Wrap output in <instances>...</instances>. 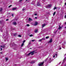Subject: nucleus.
I'll return each instance as SVG.
<instances>
[{"mask_svg":"<svg viewBox=\"0 0 66 66\" xmlns=\"http://www.w3.org/2000/svg\"><path fill=\"white\" fill-rule=\"evenodd\" d=\"M35 52V51H34L32 52H30L28 53V54H27V55H30L31 54V55H33V54H34Z\"/></svg>","mask_w":66,"mask_h":66,"instance_id":"obj_1","label":"nucleus"},{"mask_svg":"<svg viewBox=\"0 0 66 66\" xmlns=\"http://www.w3.org/2000/svg\"><path fill=\"white\" fill-rule=\"evenodd\" d=\"M39 64H38V65L39 66H41L44 65V62H41Z\"/></svg>","mask_w":66,"mask_h":66,"instance_id":"obj_2","label":"nucleus"},{"mask_svg":"<svg viewBox=\"0 0 66 66\" xmlns=\"http://www.w3.org/2000/svg\"><path fill=\"white\" fill-rule=\"evenodd\" d=\"M51 7V5L49 4L47 5V6H46V8H48V7Z\"/></svg>","mask_w":66,"mask_h":66,"instance_id":"obj_3","label":"nucleus"},{"mask_svg":"<svg viewBox=\"0 0 66 66\" xmlns=\"http://www.w3.org/2000/svg\"><path fill=\"white\" fill-rule=\"evenodd\" d=\"M35 1H34L32 2L31 3V4H33V5H34L35 4Z\"/></svg>","mask_w":66,"mask_h":66,"instance_id":"obj_4","label":"nucleus"},{"mask_svg":"<svg viewBox=\"0 0 66 66\" xmlns=\"http://www.w3.org/2000/svg\"><path fill=\"white\" fill-rule=\"evenodd\" d=\"M52 39L51 38L50 40L48 42V43H52Z\"/></svg>","mask_w":66,"mask_h":66,"instance_id":"obj_5","label":"nucleus"},{"mask_svg":"<svg viewBox=\"0 0 66 66\" xmlns=\"http://www.w3.org/2000/svg\"><path fill=\"white\" fill-rule=\"evenodd\" d=\"M46 25H47V24H42V28H43L44 27L46 26Z\"/></svg>","mask_w":66,"mask_h":66,"instance_id":"obj_6","label":"nucleus"},{"mask_svg":"<svg viewBox=\"0 0 66 66\" xmlns=\"http://www.w3.org/2000/svg\"><path fill=\"white\" fill-rule=\"evenodd\" d=\"M37 5L38 6H40V4L39 3V2H38Z\"/></svg>","mask_w":66,"mask_h":66,"instance_id":"obj_7","label":"nucleus"},{"mask_svg":"<svg viewBox=\"0 0 66 66\" xmlns=\"http://www.w3.org/2000/svg\"><path fill=\"white\" fill-rule=\"evenodd\" d=\"M35 63V61H31L30 62V64H34V63Z\"/></svg>","mask_w":66,"mask_h":66,"instance_id":"obj_8","label":"nucleus"},{"mask_svg":"<svg viewBox=\"0 0 66 66\" xmlns=\"http://www.w3.org/2000/svg\"><path fill=\"white\" fill-rule=\"evenodd\" d=\"M38 24V22H35V23L34 24V26H37Z\"/></svg>","mask_w":66,"mask_h":66,"instance_id":"obj_9","label":"nucleus"},{"mask_svg":"<svg viewBox=\"0 0 66 66\" xmlns=\"http://www.w3.org/2000/svg\"><path fill=\"white\" fill-rule=\"evenodd\" d=\"M13 24H14V25H16L17 24V23H16V22H13Z\"/></svg>","mask_w":66,"mask_h":66,"instance_id":"obj_10","label":"nucleus"},{"mask_svg":"<svg viewBox=\"0 0 66 66\" xmlns=\"http://www.w3.org/2000/svg\"><path fill=\"white\" fill-rule=\"evenodd\" d=\"M59 27L58 28L60 30V29H61V28H62V27H61V26H60V25H59Z\"/></svg>","mask_w":66,"mask_h":66,"instance_id":"obj_11","label":"nucleus"},{"mask_svg":"<svg viewBox=\"0 0 66 66\" xmlns=\"http://www.w3.org/2000/svg\"><path fill=\"white\" fill-rule=\"evenodd\" d=\"M16 9H17V8H14L12 9V10H13V11H14V10H16Z\"/></svg>","mask_w":66,"mask_h":66,"instance_id":"obj_12","label":"nucleus"},{"mask_svg":"<svg viewBox=\"0 0 66 66\" xmlns=\"http://www.w3.org/2000/svg\"><path fill=\"white\" fill-rule=\"evenodd\" d=\"M1 47H2V48H4L5 47V45H3V46H1Z\"/></svg>","mask_w":66,"mask_h":66,"instance_id":"obj_13","label":"nucleus"},{"mask_svg":"<svg viewBox=\"0 0 66 66\" xmlns=\"http://www.w3.org/2000/svg\"><path fill=\"white\" fill-rule=\"evenodd\" d=\"M37 32V29L35 30V33H36Z\"/></svg>","mask_w":66,"mask_h":66,"instance_id":"obj_14","label":"nucleus"},{"mask_svg":"<svg viewBox=\"0 0 66 66\" xmlns=\"http://www.w3.org/2000/svg\"><path fill=\"white\" fill-rule=\"evenodd\" d=\"M16 35H17V34H16V33H15V34H13L14 36H16Z\"/></svg>","mask_w":66,"mask_h":66,"instance_id":"obj_15","label":"nucleus"},{"mask_svg":"<svg viewBox=\"0 0 66 66\" xmlns=\"http://www.w3.org/2000/svg\"><path fill=\"white\" fill-rule=\"evenodd\" d=\"M5 59L6 60V61H7V60H8L9 59H8V58H7V57L6 58H5Z\"/></svg>","mask_w":66,"mask_h":66,"instance_id":"obj_16","label":"nucleus"},{"mask_svg":"<svg viewBox=\"0 0 66 66\" xmlns=\"http://www.w3.org/2000/svg\"><path fill=\"white\" fill-rule=\"evenodd\" d=\"M2 11V8H0V12H1V11Z\"/></svg>","mask_w":66,"mask_h":66,"instance_id":"obj_17","label":"nucleus"},{"mask_svg":"<svg viewBox=\"0 0 66 66\" xmlns=\"http://www.w3.org/2000/svg\"><path fill=\"white\" fill-rule=\"evenodd\" d=\"M41 39H42V40H45V38H43Z\"/></svg>","mask_w":66,"mask_h":66,"instance_id":"obj_18","label":"nucleus"},{"mask_svg":"<svg viewBox=\"0 0 66 66\" xmlns=\"http://www.w3.org/2000/svg\"><path fill=\"white\" fill-rule=\"evenodd\" d=\"M41 41H42V39H39V40H38V42H41Z\"/></svg>","mask_w":66,"mask_h":66,"instance_id":"obj_19","label":"nucleus"},{"mask_svg":"<svg viewBox=\"0 0 66 66\" xmlns=\"http://www.w3.org/2000/svg\"><path fill=\"white\" fill-rule=\"evenodd\" d=\"M57 9V8H56V7H54L53 9V10H55V9Z\"/></svg>","mask_w":66,"mask_h":66,"instance_id":"obj_20","label":"nucleus"},{"mask_svg":"<svg viewBox=\"0 0 66 66\" xmlns=\"http://www.w3.org/2000/svg\"><path fill=\"white\" fill-rule=\"evenodd\" d=\"M56 13V12H54V13H53V15L54 16V15H55V14Z\"/></svg>","mask_w":66,"mask_h":66,"instance_id":"obj_21","label":"nucleus"},{"mask_svg":"<svg viewBox=\"0 0 66 66\" xmlns=\"http://www.w3.org/2000/svg\"><path fill=\"white\" fill-rule=\"evenodd\" d=\"M49 38V37L48 36L46 37V39H47L48 38Z\"/></svg>","mask_w":66,"mask_h":66,"instance_id":"obj_22","label":"nucleus"},{"mask_svg":"<svg viewBox=\"0 0 66 66\" xmlns=\"http://www.w3.org/2000/svg\"><path fill=\"white\" fill-rule=\"evenodd\" d=\"M23 45H24V44L22 43L21 45V47H22Z\"/></svg>","mask_w":66,"mask_h":66,"instance_id":"obj_23","label":"nucleus"},{"mask_svg":"<svg viewBox=\"0 0 66 66\" xmlns=\"http://www.w3.org/2000/svg\"><path fill=\"white\" fill-rule=\"evenodd\" d=\"M66 57H65L64 59V60H63V62H64L66 60Z\"/></svg>","mask_w":66,"mask_h":66,"instance_id":"obj_24","label":"nucleus"},{"mask_svg":"<svg viewBox=\"0 0 66 66\" xmlns=\"http://www.w3.org/2000/svg\"><path fill=\"white\" fill-rule=\"evenodd\" d=\"M48 58H47L46 59H45V61H47V60H48Z\"/></svg>","mask_w":66,"mask_h":66,"instance_id":"obj_25","label":"nucleus"},{"mask_svg":"<svg viewBox=\"0 0 66 66\" xmlns=\"http://www.w3.org/2000/svg\"><path fill=\"white\" fill-rule=\"evenodd\" d=\"M18 36L19 37H21V35H19Z\"/></svg>","mask_w":66,"mask_h":66,"instance_id":"obj_26","label":"nucleus"},{"mask_svg":"<svg viewBox=\"0 0 66 66\" xmlns=\"http://www.w3.org/2000/svg\"><path fill=\"white\" fill-rule=\"evenodd\" d=\"M30 20H31V19L30 18H29V21H30Z\"/></svg>","mask_w":66,"mask_h":66,"instance_id":"obj_27","label":"nucleus"},{"mask_svg":"<svg viewBox=\"0 0 66 66\" xmlns=\"http://www.w3.org/2000/svg\"><path fill=\"white\" fill-rule=\"evenodd\" d=\"M27 27H29V26H30V25H29V24H27Z\"/></svg>","mask_w":66,"mask_h":66,"instance_id":"obj_28","label":"nucleus"},{"mask_svg":"<svg viewBox=\"0 0 66 66\" xmlns=\"http://www.w3.org/2000/svg\"><path fill=\"white\" fill-rule=\"evenodd\" d=\"M30 37H31V36H33V35H29Z\"/></svg>","mask_w":66,"mask_h":66,"instance_id":"obj_29","label":"nucleus"},{"mask_svg":"<svg viewBox=\"0 0 66 66\" xmlns=\"http://www.w3.org/2000/svg\"><path fill=\"white\" fill-rule=\"evenodd\" d=\"M26 42V40H24L23 42V43H24V42Z\"/></svg>","mask_w":66,"mask_h":66,"instance_id":"obj_30","label":"nucleus"},{"mask_svg":"<svg viewBox=\"0 0 66 66\" xmlns=\"http://www.w3.org/2000/svg\"><path fill=\"white\" fill-rule=\"evenodd\" d=\"M65 33H66V31H64L63 33V34H65Z\"/></svg>","mask_w":66,"mask_h":66,"instance_id":"obj_31","label":"nucleus"},{"mask_svg":"<svg viewBox=\"0 0 66 66\" xmlns=\"http://www.w3.org/2000/svg\"><path fill=\"white\" fill-rule=\"evenodd\" d=\"M59 50H61L62 49V48H61V47H59Z\"/></svg>","mask_w":66,"mask_h":66,"instance_id":"obj_32","label":"nucleus"},{"mask_svg":"<svg viewBox=\"0 0 66 66\" xmlns=\"http://www.w3.org/2000/svg\"><path fill=\"white\" fill-rule=\"evenodd\" d=\"M12 6V5H10L9 6V7L10 8V7H11V6Z\"/></svg>","mask_w":66,"mask_h":66,"instance_id":"obj_33","label":"nucleus"},{"mask_svg":"<svg viewBox=\"0 0 66 66\" xmlns=\"http://www.w3.org/2000/svg\"><path fill=\"white\" fill-rule=\"evenodd\" d=\"M22 1V0H20L19 1V2H21V1Z\"/></svg>","mask_w":66,"mask_h":66,"instance_id":"obj_34","label":"nucleus"},{"mask_svg":"<svg viewBox=\"0 0 66 66\" xmlns=\"http://www.w3.org/2000/svg\"><path fill=\"white\" fill-rule=\"evenodd\" d=\"M42 0V1H43L44 2H45V0Z\"/></svg>","mask_w":66,"mask_h":66,"instance_id":"obj_35","label":"nucleus"},{"mask_svg":"<svg viewBox=\"0 0 66 66\" xmlns=\"http://www.w3.org/2000/svg\"><path fill=\"white\" fill-rule=\"evenodd\" d=\"M12 17H14V14H12Z\"/></svg>","mask_w":66,"mask_h":66,"instance_id":"obj_36","label":"nucleus"},{"mask_svg":"<svg viewBox=\"0 0 66 66\" xmlns=\"http://www.w3.org/2000/svg\"><path fill=\"white\" fill-rule=\"evenodd\" d=\"M31 42H30L29 43V45H31Z\"/></svg>","mask_w":66,"mask_h":66,"instance_id":"obj_37","label":"nucleus"},{"mask_svg":"<svg viewBox=\"0 0 66 66\" xmlns=\"http://www.w3.org/2000/svg\"><path fill=\"white\" fill-rule=\"evenodd\" d=\"M32 42H34V41H35V40H32Z\"/></svg>","mask_w":66,"mask_h":66,"instance_id":"obj_38","label":"nucleus"},{"mask_svg":"<svg viewBox=\"0 0 66 66\" xmlns=\"http://www.w3.org/2000/svg\"><path fill=\"white\" fill-rule=\"evenodd\" d=\"M9 19H7L6 20V21H8L9 20Z\"/></svg>","mask_w":66,"mask_h":66,"instance_id":"obj_39","label":"nucleus"},{"mask_svg":"<svg viewBox=\"0 0 66 66\" xmlns=\"http://www.w3.org/2000/svg\"><path fill=\"white\" fill-rule=\"evenodd\" d=\"M34 15H37V14L36 13H35L34 14Z\"/></svg>","mask_w":66,"mask_h":66,"instance_id":"obj_40","label":"nucleus"},{"mask_svg":"<svg viewBox=\"0 0 66 66\" xmlns=\"http://www.w3.org/2000/svg\"><path fill=\"white\" fill-rule=\"evenodd\" d=\"M55 55H56V57H57V54H55Z\"/></svg>","mask_w":66,"mask_h":66,"instance_id":"obj_41","label":"nucleus"},{"mask_svg":"<svg viewBox=\"0 0 66 66\" xmlns=\"http://www.w3.org/2000/svg\"><path fill=\"white\" fill-rule=\"evenodd\" d=\"M35 19H37V17H35Z\"/></svg>","mask_w":66,"mask_h":66,"instance_id":"obj_42","label":"nucleus"},{"mask_svg":"<svg viewBox=\"0 0 66 66\" xmlns=\"http://www.w3.org/2000/svg\"><path fill=\"white\" fill-rule=\"evenodd\" d=\"M1 50H2V48H1Z\"/></svg>","mask_w":66,"mask_h":66,"instance_id":"obj_43","label":"nucleus"},{"mask_svg":"<svg viewBox=\"0 0 66 66\" xmlns=\"http://www.w3.org/2000/svg\"><path fill=\"white\" fill-rule=\"evenodd\" d=\"M53 57H54H54H55V55H54Z\"/></svg>","mask_w":66,"mask_h":66,"instance_id":"obj_44","label":"nucleus"},{"mask_svg":"<svg viewBox=\"0 0 66 66\" xmlns=\"http://www.w3.org/2000/svg\"><path fill=\"white\" fill-rule=\"evenodd\" d=\"M64 17H65V18H66V15H65Z\"/></svg>","mask_w":66,"mask_h":66,"instance_id":"obj_45","label":"nucleus"},{"mask_svg":"<svg viewBox=\"0 0 66 66\" xmlns=\"http://www.w3.org/2000/svg\"><path fill=\"white\" fill-rule=\"evenodd\" d=\"M2 52H1V54H2Z\"/></svg>","mask_w":66,"mask_h":66,"instance_id":"obj_46","label":"nucleus"},{"mask_svg":"<svg viewBox=\"0 0 66 66\" xmlns=\"http://www.w3.org/2000/svg\"><path fill=\"white\" fill-rule=\"evenodd\" d=\"M24 9H23L22 10L23 11H24Z\"/></svg>","mask_w":66,"mask_h":66,"instance_id":"obj_47","label":"nucleus"},{"mask_svg":"<svg viewBox=\"0 0 66 66\" xmlns=\"http://www.w3.org/2000/svg\"><path fill=\"white\" fill-rule=\"evenodd\" d=\"M65 5H66V3H65Z\"/></svg>","mask_w":66,"mask_h":66,"instance_id":"obj_48","label":"nucleus"},{"mask_svg":"<svg viewBox=\"0 0 66 66\" xmlns=\"http://www.w3.org/2000/svg\"><path fill=\"white\" fill-rule=\"evenodd\" d=\"M30 49H32V48H30Z\"/></svg>","mask_w":66,"mask_h":66,"instance_id":"obj_49","label":"nucleus"},{"mask_svg":"<svg viewBox=\"0 0 66 66\" xmlns=\"http://www.w3.org/2000/svg\"><path fill=\"white\" fill-rule=\"evenodd\" d=\"M28 0H26V1H28Z\"/></svg>","mask_w":66,"mask_h":66,"instance_id":"obj_50","label":"nucleus"},{"mask_svg":"<svg viewBox=\"0 0 66 66\" xmlns=\"http://www.w3.org/2000/svg\"><path fill=\"white\" fill-rule=\"evenodd\" d=\"M65 24H66V22H65Z\"/></svg>","mask_w":66,"mask_h":66,"instance_id":"obj_51","label":"nucleus"},{"mask_svg":"<svg viewBox=\"0 0 66 66\" xmlns=\"http://www.w3.org/2000/svg\"><path fill=\"white\" fill-rule=\"evenodd\" d=\"M14 65H16V64H14Z\"/></svg>","mask_w":66,"mask_h":66,"instance_id":"obj_52","label":"nucleus"},{"mask_svg":"<svg viewBox=\"0 0 66 66\" xmlns=\"http://www.w3.org/2000/svg\"><path fill=\"white\" fill-rule=\"evenodd\" d=\"M65 28H66V26L65 27Z\"/></svg>","mask_w":66,"mask_h":66,"instance_id":"obj_53","label":"nucleus"},{"mask_svg":"<svg viewBox=\"0 0 66 66\" xmlns=\"http://www.w3.org/2000/svg\"><path fill=\"white\" fill-rule=\"evenodd\" d=\"M60 25H61V24L60 23Z\"/></svg>","mask_w":66,"mask_h":66,"instance_id":"obj_54","label":"nucleus"},{"mask_svg":"<svg viewBox=\"0 0 66 66\" xmlns=\"http://www.w3.org/2000/svg\"><path fill=\"white\" fill-rule=\"evenodd\" d=\"M60 63H61V62H60Z\"/></svg>","mask_w":66,"mask_h":66,"instance_id":"obj_55","label":"nucleus"},{"mask_svg":"<svg viewBox=\"0 0 66 66\" xmlns=\"http://www.w3.org/2000/svg\"><path fill=\"white\" fill-rule=\"evenodd\" d=\"M60 63H59V65H60Z\"/></svg>","mask_w":66,"mask_h":66,"instance_id":"obj_56","label":"nucleus"},{"mask_svg":"<svg viewBox=\"0 0 66 66\" xmlns=\"http://www.w3.org/2000/svg\"><path fill=\"white\" fill-rule=\"evenodd\" d=\"M64 48V49H65V48Z\"/></svg>","mask_w":66,"mask_h":66,"instance_id":"obj_57","label":"nucleus"},{"mask_svg":"<svg viewBox=\"0 0 66 66\" xmlns=\"http://www.w3.org/2000/svg\"><path fill=\"white\" fill-rule=\"evenodd\" d=\"M65 66H66V65H65Z\"/></svg>","mask_w":66,"mask_h":66,"instance_id":"obj_58","label":"nucleus"},{"mask_svg":"<svg viewBox=\"0 0 66 66\" xmlns=\"http://www.w3.org/2000/svg\"><path fill=\"white\" fill-rule=\"evenodd\" d=\"M65 55H66V54H65Z\"/></svg>","mask_w":66,"mask_h":66,"instance_id":"obj_59","label":"nucleus"}]
</instances>
